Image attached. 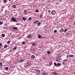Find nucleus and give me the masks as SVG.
<instances>
[{
	"label": "nucleus",
	"instance_id": "nucleus-1",
	"mask_svg": "<svg viewBox=\"0 0 75 75\" xmlns=\"http://www.w3.org/2000/svg\"><path fill=\"white\" fill-rule=\"evenodd\" d=\"M56 60L58 62H59V61L62 60V59L61 58V57L58 56L56 57Z\"/></svg>",
	"mask_w": 75,
	"mask_h": 75
},
{
	"label": "nucleus",
	"instance_id": "nucleus-2",
	"mask_svg": "<svg viewBox=\"0 0 75 75\" xmlns=\"http://www.w3.org/2000/svg\"><path fill=\"white\" fill-rule=\"evenodd\" d=\"M11 20H12L13 22H15V23H17V21L16 20V19L14 18H12Z\"/></svg>",
	"mask_w": 75,
	"mask_h": 75
},
{
	"label": "nucleus",
	"instance_id": "nucleus-3",
	"mask_svg": "<svg viewBox=\"0 0 75 75\" xmlns=\"http://www.w3.org/2000/svg\"><path fill=\"white\" fill-rule=\"evenodd\" d=\"M36 73L37 75H39L40 74V71L39 70H37L36 71Z\"/></svg>",
	"mask_w": 75,
	"mask_h": 75
},
{
	"label": "nucleus",
	"instance_id": "nucleus-4",
	"mask_svg": "<svg viewBox=\"0 0 75 75\" xmlns=\"http://www.w3.org/2000/svg\"><path fill=\"white\" fill-rule=\"evenodd\" d=\"M13 30H18V28H17V27H13Z\"/></svg>",
	"mask_w": 75,
	"mask_h": 75
},
{
	"label": "nucleus",
	"instance_id": "nucleus-5",
	"mask_svg": "<svg viewBox=\"0 0 75 75\" xmlns=\"http://www.w3.org/2000/svg\"><path fill=\"white\" fill-rule=\"evenodd\" d=\"M38 38L41 39V35H40V34H38Z\"/></svg>",
	"mask_w": 75,
	"mask_h": 75
},
{
	"label": "nucleus",
	"instance_id": "nucleus-6",
	"mask_svg": "<svg viewBox=\"0 0 75 75\" xmlns=\"http://www.w3.org/2000/svg\"><path fill=\"white\" fill-rule=\"evenodd\" d=\"M52 75H57L58 74H57V73L56 72H53L52 73Z\"/></svg>",
	"mask_w": 75,
	"mask_h": 75
},
{
	"label": "nucleus",
	"instance_id": "nucleus-7",
	"mask_svg": "<svg viewBox=\"0 0 75 75\" xmlns=\"http://www.w3.org/2000/svg\"><path fill=\"white\" fill-rule=\"evenodd\" d=\"M60 32L62 33V32H64V29H63V28L61 29L60 30Z\"/></svg>",
	"mask_w": 75,
	"mask_h": 75
},
{
	"label": "nucleus",
	"instance_id": "nucleus-8",
	"mask_svg": "<svg viewBox=\"0 0 75 75\" xmlns=\"http://www.w3.org/2000/svg\"><path fill=\"white\" fill-rule=\"evenodd\" d=\"M12 7L13 8H16L17 7H16V5H14L12 6Z\"/></svg>",
	"mask_w": 75,
	"mask_h": 75
},
{
	"label": "nucleus",
	"instance_id": "nucleus-9",
	"mask_svg": "<svg viewBox=\"0 0 75 75\" xmlns=\"http://www.w3.org/2000/svg\"><path fill=\"white\" fill-rule=\"evenodd\" d=\"M69 57H70V58H72V57H74V55H69Z\"/></svg>",
	"mask_w": 75,
	"mask_h": 75
},
{
	"label": "nucleus",
	"instance_id": "nucleus-10",
	"mask_svg": "<svg viewBox=\"0 0 75 75\" xmlns=\"http://www.w3.org/2000/svg\"><path fill=\"white\" fill-rule=\"evenodd\" d=\"M29 65H30V64L29 63H27L26 64L25 66L27 67H28L29 66Z\"/></svg>",
	"mask_w": 75,
	"mask_h": 75
},
{
	"label": "nucleus",
	"instance_id": "nucleus-11",
	"mask_svg": "<svg viewBox=\"0 0 75 75\" xmlns=\"http://www.w3.org/2000/svg\"><path fill=\"white\" fill-rule=\"evenodd\" d=\"M5 26L4 27V28H7V25L6 24H5Z\"/></svg>",
	"mask_w": 75,
	"mask_h": 75
},
{
	"label": "nucleus",
	"instance_id": "nucleus-12",
	"mask_svg": "<svg viewBox=\"0 0 75 75\" xmlns=\"http://www.w3.org/2000/svg\"><path fill=\"white\" fill-rule=\"evenodd\" d=\"M42 75H47V74L45 72H44L42 74Z\"/></svg>",
	"mask_w": 75,
	"mask_h": 75
},
{
	"label": "nucleus",
	"instance_id": "nucleus-13",
	"mask_svg": "<svg viewBox=\"0 0 75 75\" xmlns=\"http://www.w3.org/2000/svg\"><path fill=\"white\" fill-rule=\"evenodd\" d=\"M28 38H31V35H29L28 36Z\"/></svg>",
	"mask_w": 75,
	"mask_h": 75
},
{
	"label": "nucleus",
	"instance_id": "nucleus-14",
	"mask_svg": "<svg viewBox=\"0 0 75 75\" xmlns=\"http://www.w3.org/2000/svg\"><path fill=\"white\" fill-rule=\"evenodd\" d=\"M31 57L32 59H34V58H35V56L34 55H32L31 56Z\"/></svg>",
	"mask_w": 75,
	"mask_h": 75
},
{
	"label": "nucleus",
	"instance_id": "nucleus-15",
	"mask_svg": "<svg viewBox=\"0 0 75 75\" xmlns=\"http://www.w3.org/2000/svg\"><path fill=\"white\" fill-rule=\"evenodd\" d=\"M41 24V22H39L38 23L37 25V26H40V25Z\"/></svg>",
	"mask_w": 75,
	"mask_h": 75
},
{
	"label": "nucleus",
	"instance_id": "nucleus-16",
	"mask_svg": "<svg viewBox=\"0 0 75 75\" xmlns=\"http://www.w3.org/2000/svg\"><path fill=\"white\" fill-rule=\"evenodd\" d=\"M24 62V60L23 59L20 60L19 61V62Z\"/></svg>",
	"mask_w": 75,
	"mask_h": 75
},
{
	"label": "nucleus",
	"instance_id": "nucleus-17",
	"mask_svg": "<svg viewBox=\"0 0 75 75\" xmlns=\"http://www.w3.org/2000/svg\"><path fill=\"white\" fill-rule=\"evenodd\" d=\"M38 22H39V21H34L33 22V23H34V24H36V23H37Z\"/></svg>",
	"mask_w": 75,
	"mask_h": 75
},
{
	"label": "nucleus",
	"instance_id": "nucleus-18",
	"mask_svg": "<svg viewBox=\"0 0 75 75\" xmlns=\"http://www.w3.org/2000/svg\"><path fill=\"white\" fill-rule=\"evenodd\" d=\"M7 47V45H5L4 46V48H6Z\"/></svg>",
	"mask_w": 75,
	"mask_h": 75
},
{
	"label": "nucleus",
	"instance_id": "nucleus-19",
	"mask_svg": "<svg viewBox=\"0 0 75 75\" xmlns=\"http://www.w3.org/2000/svg\"><path fill=\"white\" fill-rule=\"evenodd\" d=\"M54 65H55V66H56L57 67H58V66L57 65V63L55 62L54 63Z\"/></svg>",
	"mask_w": 75,
	"mask_h": 75
},
{
	"label": "nucleus",
	"instance_id": "nucleus-20",
	"mask_svg": "<svg viewBox=\"0 0 75 75\" xmlns=\"http://www.w3.org/2000/svg\"><path fill=\"white\" fill-rule=\"evenodd\" d=\"M1 36L2 37H5V34H3Z\"/></svg>",
	"mask_w": 75,
	"mask_h": 75
},
{
	"label": "nucleus",
	"instance_id": "nucleus-21",
	"mask_svg": "<svg viewBox=\"0 0 75 75\" xmlns=\"http://www.w3.org/2000/svg\"><path fill=\"white\" fill-rule=\"evenodd\" d=\"M49 65H52V62H50L49 63Z\"/></svg>",
	"mask_w": 75,
	"mask_h": 75
},
{
	"label": "nucleus",
	"instance_id": "nucleus-22",
	"mask_svg": "<svg viewBox=\"0 0 75 75\" xmlns=\"http://www.w3.org/2000/svg\"><path fill=\"white\" fill-rule=\"evenodd\" d=\"M6 71H7L8 70V67H6Z\"/></svg>",
	"mask_w": 75,
	"mask_h": 75
},
{
	"label": "nucleus",
	"instance_id": "nucleus-23",
	"mask_svg": "<svg viewBox=\"0 0 75 75\" xmlns=\"http://www.w3.org/2000/svg\"><path fill=\"white\" fill-rule=\"evenodd\" d=\"M60 65H61V63H58L57 64V66H60Z\"/></svg>",
	"mask_w": 75,
	"mask_h": 75
},
{
	"label": "nucleus",
	"instance_id": "nucleus-24",
	"mask_svg": "<svg viewBox=\"0 0 75 75\" xmlns=\"http://www.w3.org/2000/svg\"><path fill=\"white\" fill-rule=\"evenodd\" d=\"M32 52H34L35 51V50L34 49H32L31 50Z\"/></svg>",
	"mask_w": 75,
	"mask_h": 75
},
{
	"label": "nucleus",
	"instance_id": "nucleus-25",
	"mask_svg": "<svg viewBox=\"0 0 75 75\" xmlns=\"http://www.w3.org/2000/svg\"><path fill=\"white\" fill-rule=\"evenodd\" d=\"M67 59H65L63 60V62H66V61H67Z\"/></svg>",
	"mask_w": 75,
	"mask_h": 75
},
{
	"label": "nucleus",
	"instance_id": "nucleus-26",
	"mask_svg": "<svg viewBox=\"0 0 75 75\" xmlns=\"http://www.w3.org/2000/svg\"><path fill=\"white\" fill-rule=\"evenodd\" d=\"M25 44V42L23 41L22 42V44Z\"/></svg>",
	"mask_w": 75,
	"mask_h": 75
},
{
	"label": "nucleus",
	"instance_id": "nucleus-27",
	"mask_svg": "<svg viewBox=\"0 0 75 75\" xmlns=\"http://www.w3.org/2000/svg\"><path fill=\"white\" fill-rule=\"evenodd\" d=\"M51 14H54V12H53V11H52L51 12Z\"/></svg>",
	"mask_w": 75,
	"mask_h": 75
},
{
	"label": "nucleus",
	"instance_id": "nucleus-28",
	"mask_svg": "<svg viewBox=\"0 0 75 75\" xmlns=\"http://www.w3.org/2000/svg\"><path fill=\"white\" fill-rule=\"evenodd\" d=\"M16 49H17V47H14V48L12 50H16Z\"/></svg>",
	"mask_w": 75,
	"mask_h": 75
},
{
	"label": "nucleus",
	"instance_id": "nucleus-29",
	"mask_svg": "<svg viewBox=\"0 0 75 75\" xmlns=\"http://www.w3.org/2000/svg\"><path fill=\"white\" fill-rule=\"evenodd\" d=\"M26 18H24V17H23V20H26Z\"/></svg>",
	"mask_w": 75,
	"mask_h": 75
},
{
	"label": "nucleus",
	"instance_id": "nucleus-30",
	"mask_svg": "<svg viewBox=\"0 0 75 75\" xmlns=\"http://www.w3.org/2000/svg\"><path fill=\"white\" fill-rule=\"evenodd\" d=\"M50 51H48L47 52V54H50Z\"/></svg>",
	"mask_w": 75,
	"mask_h": 75
},
{
	"label": "nucleus",
	"instance_id": "nucleus-31",
	"mask_svg": "<svg viewBox=\"0 0 75 75\" xmlns=\"http://www.w3.org/2000/svg\"><path fill=\"white\" fill-rule=\"evenodd\" d=\"M39 11H38V9H37V10H36V13H38V12H39Z\"/></svg>",
	"mask_w": 75,
	"mask_h": 75
},
{
	"label": "nucleus",
	"instance_id": "nucleus-32",
	"mask_svg": "<svg viewBox=\"0 0 75 75\" xmlns=\"http://www.w3.org/2000/svg\"><path fill=\"white\" fill-rule=\"evenodd\" d=\"M36 45V44L35 43H32V45Z\"/></svg>",
	"mask_w": 75,
	"mask_h": 75
},
{
	"label": "nucleus",
	"instance_id": "nucleus-33",
	"mask_svg": "<svg viewBox=\"0 0 75 75\" xmlns=\"http://www.w3.org/2000/svg\"><path fill=\"white\" fill-rule=\"evenodd\" d=\"M57 30H55L54 31V33H57Z\"/></svg>",
	"mask_w": 75,
	"mask_h": 75
},
{
	"label": "nucleus",
	"instance_id": "nucleus-34",
	"mask_svg": "<svg viewBox=\"0 0 75 75\" xmlns=\"http://www.w3.org/2000/svg\"><path fill=\"white\" fill-rule=\"evenodd\" d=\"M2 65H3V64H2V63H0V66L1 67V66H2Z\"/></svg>",
	"mask_w": 75,
	"mask_h": 75
},
{
	"label": "nucleus",
	"instance_id": "nucleus-35",
	"mask_svg": "<svg viewBox=\"0 0 75 75\" xmlns=\"http://www.w3.org/2000/svg\"><path fill=\"white\" fill-rule=\"evenodd\" d=\"M67 30H68L67 29H65L64 31V32L65 33V32H66V31H67Z\"/></svg>",
	"mask_w": 75,
	"mask_h": 75
},
{
	"label": "nucleus",
	"instance_id": "nucleus-36",
	"mask_svg": "<svg viewBox=\"0 0 75 75\" xmlns=\"http://www.w3.org/2000/svg\"><path fill=\"white\" fill-rule=\"evenodd\" d=\"M31 20V17H30L28 19V20Z\"/></svg>",
	"mask_w": 75,
	"mask_h": 75
},
{
	"label": "nucleus",
	"instance_id": "nucleus-37",
	"mask_svg": "<svg viewBox=\"0 0 75 75\" xmlns=\"http://www.w3.org/2000/svg\"><path fill=\"white\" fill-rule=\"evenodd\" d=\"M42 17V15H40V18H41V17Z\"/></svg>",
	"mask_w": 75,
	"mask_h": 75
},
{
	"label": "nucleus",
	"instance_id": "nucleus-38",
	"mask_svg": "<svg viewBox=\"0 0 75 75\" xmlns=\"http://www.w3.org/2000/svg\"><path fill=\"white\" fill-rule=\"evenodd\" d=\"M7 43H8V44H10V41H8Z\"/></svg>",
	"mask_w": 75,
	"mask_h": 75
},
{
	"label": "nucleus",
	"instance_id": "nucleus-39",
	"mask_svg": "<svg viewBox=\"0 0 75 75\" xmlns=\"http://www.w3.org/2000/svg\"><path fill=\"white\" fill-rule=\"evenodd\" d=\"M0 46H1V47L2 46V43H0Z\"/></svg>",
	"mask_w": 75,
	"mask_h": 75
},
{
	"label": "nucleus",
	"instance_id": "nucleus-40",
	"mask_svg": "<svg viewBox=\"0 0 75 75\" xmlns=\"http://www.w3.org/2000/svg\"><path fill=\"white\" fill-rule=\"evenodd\" d=\"M69 35V34L68 33H66V35Z\"/></svg>",
	"mask_w": 75,
	"mask_h": 75
},
{
	"label": "nucleus",
	"instance_id": "nucleus-41",
	"mask_svg": "<svg viewBox=\"0 0 75 75\" xmlns=\"http://www.w3.org/2000/svg\"><path fill=\"white\" fill-rule=\"evenodd\" d=\"M2 24V22L1 21L0 22V25H1Z\"/></svg>",
	"mask_w": 75,
	"mask_h": 75
},
{
	"label": "nucleus",
	"instance_id": "nucleus-42",
	"mask_svg": "<svg viewBox=\"0 0 75 75\" xmlns=\"http://www.w3.org/2000/svg\"><path fill=\"white\" fill-rule=\"evenodd\" d=\"M16 25H20V23H18V24L16 23Z\"/></svg>",
	"mask_w": 75,
	"mask_h": 75
},
{
	"label": "nucleus",
	"instance_id": "nucleus-43",
	"mask_svg": "<svg viewBox=\"0 0 75 75\" xmlns=\"http://www.w3.org/2000/svg\"><path fill=\"white\" fill-rule=\"evenodd\" d=\"M4 3H6V2H7V1L6 0H4Z\"/></svg>",
	"mask_w": 75,
	"mask_h": 75
},
{
	"label": "nucleus",
	"instance_id": "nucleus-44",
	"mask_svg": "<svg viewBox=\"0 0 75 75\" xmlns=\"http://www.w3.org/2000/svg\"><path fill=\"white\" fill-rule=\"evenodd\" d=\"M30 71H31V70H33V68H30Z\"/></svg>",
	"mask_w": 75,
	"mask_h": 75
},
{
	"label": "nucleus",
	"instance_id": "nucleus-45",
	"mask_svg": "<svg viewBox=\"0 0 75 75\" xmlns=\"http://www.w3.org/2000/svg\"><path fill=\"white\" fill-rule=\"evenodd\" d=\"M50 11H51L50 10H49V11H48V12L49 13H50Z\"/></svg>",
	"mask_w": 75,
	"mask_h": 75
},
{
	"label": "nucleus",
	"instance_id": "nucleus-46",
	"mask_svg": "<svg viewBox=\"0 0 75 75\" xmlns=\"http://www.w3.org/2000/svg\"><path fill=\"white\" fill-rule=\"evenodd\" d=\"M26 11V10H24V13H25V12Z\"/></svg>",
	"mask_w": 75,
	"mask_h": 75
},
{
	"label": "nucleus",
	"instance_id": "nucleus-47",
	"mask_svg": "<svg viewBox=\"0 0 75 75\" xmlns=\"http://www.w3.org/2000/svg\"><path fill=\"white\" fill-rule=\"evenodd\" d=\"M52 11H53V12H55V11L54 10H53Z\"/></svg>",
	"mask_w": 75,
	"mask_h": 75
},
{
	"label": "nucleus",
	"instance_id": "nucleus-48",
	"mask_svg": "<svg viewBox=\"0 0 75 75\" xmlns=\"http://www.w3.org/2000/svg\"><path fill=\"white\" fill-rule=\"evenodd\" d=\"M74 25H75V23H74Z\"/></svg>",
	"mask_w": 75,
	"mask_h": 75
},
{
	"label": "nucleus",
	"instance_id": "nucleus-49",
	"mask_svg": "<svg viewBox=\"0 0 75 75\" xmlns=\"http://www.w3.org/2000/svg\"><path fill=\"white\" fill-rule=\"evenodd\" d=\"M5 13H7V12L6 11H5Z\"/></svg>",
	"mask_w": 75,
	"mask_h": 75
},
{
	"label": "nucleus",
	"instance_id": "nucleus-50",
	"mask_svg": "<svg viewBox=\"0 0 75 75\" xmlns=\"http://www.w3.org/2000/svg\"><path fill=\"white\" fill-rule=\"evenodd\" d=\"M1 50H3V48H2L1 49Z\"/></svg>",
	"mask_w": 75,
	"mask_h": 75
},
{
	"label": "nucleus",
	"instance_id": "nucleus-51",
	"mask_svg": "<svg viewBox=\"0 0 75 75\" xmlns=\"http://www.w3.org/2000/svg\"><path fill=\"white\" fill-rule=\"evenodd\" d=\"M3 9H1V11H3Z\"/></svg>",
	"mask_w": 75,
	"mask_h": 75
},
{
	"label": "nucleus",
	"instance_id": "nucleus-52",
	"mask_svg": "<svg viewBox=\"0 0 75 75\" xmlns=\"http://www.w3.org/2000/svg\"><path fill=\"white\" fill-rule=\"evenodd\" d=\"M9 1H11V0H9Z\"/></svg>",
	"mask_w": 75,
	"mask_h": 75
},
{
	"label": "nucleus",
	"instance_id": "nucleus-53",
	"mask_svg": "<svg viewBox=\"0 0 75 75\" xmlns=\"http://www.w3.org/2000/svg\"><path fill=\"white\" fill-rule=\"evenodd\" d=\"M74 74H75V73H74Z\"/></svg>",
	"mask_w": 75,
	"mask_h": 75
}]
</instances>
